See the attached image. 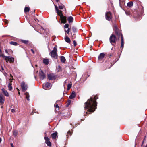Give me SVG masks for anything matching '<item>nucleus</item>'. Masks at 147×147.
Masks as SVG:
<instances>
[{
    "mask_svg": "<svg viewBox=\"0 0 147 147\" xmlns=\"http://www.w3.org/2000/svg\"><path fill=\"white\" fill-rule=\"evenodd\" d=\"M98 98L97 95L93 96L88 100L84 104V107L86 109H88V112L86 114H88V112H94L96 108L97 103L96 100Z\"/></svg>",
    "mask_w": 147,
    "mask_h": 147,
    "instance_id": "nucleus-1",
    "label": "nucleus"
},
{
    "mask_svg": "<svg viewBox=\"0 0 147 147\" xmlns=\"http://www.w3.org/2000/svg\"><path fill=\"white\" fill-rule=\"evenodd\" d=\"M115 35L118 36V38H119L120 37H121V48L122 49L124 45V39L123 38V36L122 34L119 31L116 30L115 31Z\"/></svg>",
    "mask_w": 147,
    "mask_h": 147,
    "instance_id": "nucleus-2",
    "label": "nucleus"
},
{
    "mask_svg": "<svg viewBox=\"0 0 147 147\" xmlns=\"http://www.w3.org/2000/svg\"><path fill=\"white\" fill-rule=\"evenodd\" d=\"M57 45H55L53 48V49L50 53L49 55L52 58L55 59H57L58 55L57 53Z\"/></svg>",
    "mask_w": 147,
    "mask_h": 147,
    "instance_id": "nucleus-3",
    "label": "nucleus"
},
{
    "mask_svg": "<svg viewBox=\"0 0 147 147\" xmlns=\"http://www.w3.org/2000/svg\"><path fill=\"white\" fill-rule=\"evenodd\" d=\"M116 30L119 31L118 30L116 29L115 30V31ZM116 37H117V38H118V36H116L115 35H115H114L113 34H112L110 36L109 38V40L111 44H112V43H115L116 42Z\"/></svg>",
    "mask_w": 147,
    "mask_h": 147,
    "instance_id": "nucleus-4",
    "label": "nucleus"
},
{
    "mask_svg": "<svg viewBox=\"0 0 147 147\" xmlns=\"http://www.w3.org/2000/svg\"><path fill=\"white\" fill-rule=\"evenodd\" d=\"M3 58L7 62L9 61L10 63H12L14 61V58L11 56H6L3 55Z\"/></svg>",
    "mask_w": 147,
    "mask_h": 147,
    "instance_id": "nucleus-5",
    "label": "nucleus"
},
{
    "mask_svg": "<svg viewBox=\"0 0 147 147\" xmlns=\"http://www.w3.org/2000/svg\"><path fill=\"white\" fill-rule=\"evenodd\" d=\"M105 18L107 20L110 21L112 18L111 13L110 11L106 12L105 14Z\"/></svg>",
    "mask_w": 147,
    "mask_h": 147,
    "instance_id": "nucleus-6",
    "label": "nucleus"
},
{
    "mask_svg": "<svg viewBox=\"0 0 147 147\" xmlns=\"http://www.w3.org/2000/svg\"><path fill=\"white\" fill-rule=\"evenodd\" d=\"M21 86L22 89V91L25 92L28 88L27 85L25 84L24 82H22L21 84Z\"/></svg>",
    "mask_w": 147,
    "mask_h": 147,
    "instance_id": "nucleus-7",
    "label": "nucleus"
},
{
    "mask_svg": "<svg viewBox=\"0 0 147 147\" xmlns=\"http://www.w3.org/2000/svg\"><path fill=\"white\" fill-rule=\"evenodd\" d=\"M48 78L49 80H53L56 78V76L54 74H51L47 75Z\"/></svg>",
    "mask_w": 147,
    "mask_h": 147,
    "instance_id": "nucleus-8",
    "label": "nucleus"
},
{
    "mask_svg": "<svg viewBox=\"0 0 147 147\" xmlns=\"http://www.w3.org/2000/svg\"><path fill=\"white\" fill-rule=\"evenodd\" d=\"M39 76L40 79L43 80L45 77V76L42 70L40 71L39 73Z\"/></svg>",
    "mask_w": 147,
    "mask_h": 147,
    "instance_id": "nucleus-9",
    "label": "nucleus"
},
{
    "mask_svg": "<svg viewBox=\"0 0 147 147\" xmlns=\"http://www.w3.org/2000/svg\"><path fill=\"white\" fill-rule=\"evenodd\" d=\"M44 139L45 140V143L47 144L48 146L50 147L51 146V144L50 142L49 141V139L48 137L45 136Z\"/></svg>",
    "mask_w": 147,
    "mask_h": 147,
    "instance_id": "nucleus-10",
    "label": "nucleus"
},
{
    "mask_svg": "<svg viewBox=\"0 0 147 147\" xmlns=\"http://www.w3.org/2000/svg\"><path fill=\"white\" fill-rule=\"evenodd\" d=\"M51 84L50 83L47 82L43 86V88L46 90L48 89L51 88Z\"/></svg>",
    "mask_w": 147,
    "mask_h": 147,
    "instance_id": "nucleus-11",
    "label": "nucleus"
},
{
    "mask_svg": "<svg viewBox=\"0 0 147 147\" xmlns=\"http://www.w3.org/2000/svg\"><path fill=\"white\" fill-rule=\"evenodd\" d=\"M4 99L3 98L2 94H0V105H3L4 103Z\"/></svg>",
    "mask_w": 147,
    "mask_h": 147,
    "instance_id": "nucleus-12",
    "label": "nucleus"
},
{
    "mask_svg": "<svg viewBox=\"0 0 147 147\" xmlns=\"http://www.w3.org/2000/svg\"><path fill=\"white\" fill-rule=\"evenodd\" d=\"M61 21L62 23L65 24L66 22V17L63 15L60 17Z\"/></svg>",
    "mask_w": 147,
    "mask_h": 147,
    "instance_id": "nucleus-13",
    "label": "nucleus"
},
{
    "mask_svg": "<svg viewBox=\"0 0 147 147\" xmlns=\"http://www.w3.org/2000/svg\"><path fill=\"white\" fill-rule=\"evenodd\" d=\"M105 54L104 53H101L98 57L99 60H101L102 59L105 57Z\"/></svg>",
    "mask_w": 147,
    "mask_h": 147,
    "instance_id": "nucleus-14",
    "label": "nucleus"
},
{
    "mask_svg": "<svg viewBox=\"0 0 147 147\" xmlns=\"http://www.w3.org/2000/svg\"><path fill=\"white\" fill-rule=\"evenodd\" d=\"M76 97V94L75 92L74 91H73L71 94L69 96V98L70 99H72Z\"/></svg>",
    "mask_w": 147,
    "mask_h": 147,
    "instance_id": "nucleus-15",
    "label": "nucleus"
},
{
    "mask_svg": "<svg viewBox=\"0 0 147 147\" xmlns=\"http://www.w3.org/2000/svg\"><path fill=\"white\" fill-rule=\"evenodd\" d=\"M105 66L107 67V68H110L112 66L111 64L109 62H106L105 63Z\"/></svg>",
    "mask_w": 147,
    "mask_h": 147,
    "instance_id": "nucleus-16",
    "label": "nucleus"
},
{
    "mask_svg": "<svg viewBox=\"0 0 147 147\" xmlns=\"http://www.w3.org/2000/svg\"><path fill=\"white\" fill-rule=\"evenodd\" d=\"M2 90L5 96L7 97L9 96V94L8 92L5 90L3 88L2 89Z\"/></svg>",
    "mask_w": 147,
    "mask_h": 147,
    "instance_id": "nucleus-17",
    "label": "nucleus"
},
{
    "mask_svg": "<svg viewBox=\"0 0 147 147\" xmlns=\"http://www.w3.org/2000/svg\"><path fill=\"white\" fill-rule=\"evenodd\" d=\"M52 138L53 139H55L57 137V132H56L51 134Z\"/></svg>",
    "mask_w": 147,
    "mask_h": 147,
    "instance_id": "nucleus-18",
    "label": "nucleus"
},
{
    "mask_svg": "<svg viewBox=\"0 0 147 147\" xmlns=\"http://www.w3.org/2000/svg\"><path fill=\"white\" fill-rule=\"evenodd\" d=\"M49 62V60L47 58H45L43 60V63L46 65H48Z\"/></svg>",
    "mask_w": 147,
    "mask_h": 147,
    "instance_id": "nucleus-19",
    "label": "nucleus"
},
{
    "mask_svg": "<svg viewBox=\"0 0 147 147\" xmlns=\"http://www.w3.org/2000/svg\"><path fill=\"white\" fill-rule=\"evenodd\" d=\"M65 41L67 43H70L71 42L70 39L67 36H65Z\"/></svg>",
    "mask_w": 147,
    "mask_h": 147,
    "instance_id": "nucleus-20",
    "label": "nucleus"
},
{
    "mask_svg": "<svg viewBox=\"0 0 147 147\" xmlns=\"http://www.w3.org/2000/svg\"><path fill=\"white\" fill-rule=\"evenodd\" d=\"M73 18L71 16H70L68 17L67 20L69 23H72L73 22Z\"/></svg>",
    "mask_w": 147,
    "mask_h": 147,
    "instance_id": "nucleus-21",
    "label": "nucleus"
},
{
    "mask_svg": "<svg viewBox=\"0 0 147 147\" xmlns=\"http://www.w3.org/2000/svg\"><path fill=\"white\" fill-rule=\"evenodd\" d=\"M56 12L58 15L60 16V17L63 16L62 13V11L61 10H58L56 11Z\"/></svg>",
    "mask_w": 147,
    "mask_h": 147,
    "instance_id": "nucleus-22",
    "label": "nucleus"
},
{
    "mask_svg": "<svg viewBox=\"0 0 147 147\" xmlns=\"http://www.w3.org/2000/svg\"><path fill=\"white\" fill-rule=\"evenodd\" d=\"M61 61L63 63H65L66 59L65 57L63 56H61Z\"/></svg>",
    "mask_w": 147,
    "mask_h": 147,
    "instance_id": "nucleus-23",
    "label": "nucleus"
},
{
    "mask_svg": "<svg viewBox=\"0 0 147 147\" xmlns=\"http://www.w3.org/2000/svg\"><path fill=\"white\" fill-rule=\"evenodd\" d=\"M54 106L56 108L55 110L56 111H57L59 110V106L56 103L55 104Z\"/></svg>",
    "mask_w": 147,
    "mask_h": 147,
    "instance_id": "nucleus-24",
    "label": "nucleus"
},
{
    "mask_svg": "<svg viewBox=\"0 0 147 147\" xmlns=\"http://www.w3.org/2000/svg\"><path fill=\"white\" fill-rule=\"evenodd\" d=\"M11 81H10V82H9V83L8 85V88L9 90H11L12 89V87L11 86Z\"/></svg>",
    "mask_w": 147,
    "mask_h": 147,
    "instance_id": "nucleus-25",
    "label": "nucleus"
},
{
    "mask_svg": "<svg viewBox=\"0 0 147 147\" xmlns=\"http://www.w3.org/2000/svg\"><path fill=\"white\" fill-rule=\"evenodd\" d=\"M25 95L26 96V98L27 99V100L28 101L29 100V93L28 92H26L25 93Z\"/></svg>",
    "mask_w": 147,
    "mask_h": 147,
    "instance_id": "nucleus-26",
    "label": "nucleus"
},
{
    "mask_svg": "<svg viewBox=\"0 0 147 147\" xmlns=\"http://www.w3.org/2000/svg\"><path fill=\"white\" fill-rule=\"evenodd\" d=\"M133 5V3L132 2H130L127 3V6L129 7H131Z\"/></svg>",
    "mask_w": 147,
    "mask_h": 147,
    "instance_id": "nucleus-27",
    "label": "nucleus"
},
{
    "mask_svg": "<svg viewBox=\"0 0 147 147\" xmlns=\"http://www.w3.org/2000/svg\"><path fill=\"white\" fill-rule=\"evenodd\" d=\"M30 8L29 7H25L24 9V11L25 13H26V12H28L30 10Z\"/></svg>",
    "mask_w": 147,
    "mask_h": 147,
    "instance_id": "nucleus-28",
    "label": "nucleus"
},
{
    "mask_svg": "<svg viewBox=\"0 0 147 147\" xmlns=\"http://www.w3.org/2000/svg\"><path fill=\"white\" fill-rule=\"evenodd\" d=\"M9 43L10 44L12 45L15 46L18 45V43L15 42L11 41Z\"/></svg>",
    "mask_w": 147,
    "mask_h": 147,
    "instance_id": "nucleus-29",
    "label": "nucleus"
},
{
    "mask_svg": "<svg viewBox=\"0 0 147 147\" xmlns=\"http://www.w3.org/2000/svg\"><path fill=\"white\" fill-rule=\"evenodd\" d=\"M22 42L25 44H27L29 42L28 40H22Z\"/></svg>",
    "mask_w": 147,
    "mask_h": 147,
    "instance_id": "nucleus-30",
    "label": "nucleus"
},
{
    "mask_svg": "<svg viewBox=\"0 0 147 147\" xmlns=\"http://www.w3.org/2000/svg\"><path fill=\"white\" fill-rule=\"evenodd\" d=\"M72 29L73 31L74 32H75L77 31L76 28L74 26H73L72 28Z\"/></svg>",
    "mask_w": 147,
    "mask_h": 147,
    "instance_id": "nucleus-31",
    "label": "nucleus"
},
{
    "mask_svg": "<svg viewBox=\"0 0 147 147\" xmlns=\"http://www.w3.org/2000/svg\"><path fill=\"white\" fill-rule=\"evenodd\" d=\"M72 84H69L67 85V90H69L71 87Z\"/></svg>",
    "mask_w": 147,
    "mask_h": 147,
    "instance_id": "nucleus-32",
    "label": "nucleus"
},
{
    "mask_svg": "<svg viewBox=\"0 0 147 147\" xmlns=\"http://www.w3.org/2000/svg\"><path fill=\"white\" fill-rule=\"evenodd\" d=\"M73 132V131H68V132H67V136H68V135H71L72 134Z\"/></svg>",
    "mask_w": 147,
    "mask_h": 147,
    "instance_id": "nucleus-33",
    "label": "nucleus"
},
{
    "mask_svg": "<svg viewBox=\"0 0 147 147\" xmlns=\"http://www.w3.org/2000/svg\"><path fill=\"white\" fill-rule=\"evenodd\" d=\"M64 5H60L59 6V8L60 9H63V8L64 7Z\"/></svg>",
    "mask_w": 147,
    "mask_h": 147,
    "instance_id": "nucleus-34",
    "label": "nucleus"
},
{
    "mask_svg": "<svg viewBox=\"0 0 147 147\" xmlns=\"http://www.w3.org/2000/svg\"><path fill=\"white\" fill-rule=\"evenodd\" d=\"M119 3L120 5L121 6V5H123L125 3L123 1L122 2L121 1H120L119 0Z\"/></svg>",
    "mask_w": 147,
    "mask_h": 147,
    "instance_id": "nucleus-35",
    "label": "nucleus"
},
{
    "mask_svg": "<svg viewBox=\"0 0 147 147\" xmlns=\"http://www.w3.org/2000/svg\"><path fill=\"white\" fill-rule=\"evenodd\" d=\"M65 32H66L67 34H69L70 32V28H68L67 30H65Z\"/></svg>",
    "mask_w": 147,
    "mask_h": 147,
    "instance_id": "nucleus-36",
    "label": "nucleus"
},
{
    "mask_svg": "<svg viewBox=\"0 0 147 147\" xmlns=\"http://www.w3.org/2000/svg\"><path fill=\"white\" fill-rule=\"evenodd\" d=\"M69 24H66L64 26V27L66 28H69Z\"/></svg>",
    "mask_w": 147,
    "mask_h": 147,
    "instance_id": "nucleus-37",
    "label": "nucleus"
},
{
    "mask_svg": "<svg viewBox=\"0 0 147 147\" xmlns=\"http://www.w3.org/2000/svg\"><path fill=\"white\" fill-rule=\"evenodd\" d=\"M40 31H42L43 30H44V29L43 28V27H42L41 26H40Z\"/></svg>",
    "mask_w": 147,
    "mask_h": 147,
    "instance_id": "nucleus-38",
    "label": "nucleus"
},
{
    "mask_svg": "<svg viewBox=\"0 0 147 147\" xmlns=\"http://www.w3.org/2000/svg\"><path fill=\"white\" fill-rule=\"evenodd\" d=\"M3 55H4L3 54H2L1 53V49H0V57L2 56L3 57Z\"/></svg>",
    "mask_w": 147,
    "mask_h": 147,
    "instance_id": "nucleus-39",
    "label": "nucleus"
},
{
    "mask_svg": "<svg viewBox=\"0 0 147 147\" xmlns=\"http://www.w3.org/2000/svg\"><path fill=\"white\" fill-rule=\"evenodd\" d=\"M73 43L74 46H76L77 45L76 42L75 40H74Z\"/></svg>",
    "mask_w": 147,
    "mask_h": 147,
    "instance_id": "nucleus-40",
    "label": "nucleus"
},
{
    "mask_svg": "<svg viewBox=\"0 0 147 147\" xmlns=\"http://www.w3.org/2000/svg\"><path fill=\"white\" fill-rule=\"evenodd\" d=\"M13 135L15 136H16L17 135V132L16 131H13Z\"/></svg>",
    "mask_w": 147,
    "mask_h": 147,
    "instance_id": "nucleus-41",
    "label": "nucleus"
},
{
    "mask_svg": "<svg viewBox=\"0 0 147 147\" xmlns=\"http://www.w3.org/2000/svg\"><path fill=\"white\" fill-rule=\"evenodd\" d=\"M55 8L56 11L59 10L58 9V7L57 6H55Z\"/></svg>",
    "mask_w": 147,
    "mask_h": 147,
    "instance_id": "nucleus-42",
    "label": "nucleus"
},
{
    "mask_svg": "<svg viewBox=\"0 0 147 147\" xmlns=\"http://www.w3.org/2000/svg\"><path fill=\"white\" fill-rule=\"evenodd\" d=\"M31 51L32 52V53L33 54H34V50L32 49H31Z\"/></svg>",
    "mask_w": 147,
    "mask_h": 147,
    "instance_id": "nucleus-43",
    "label": "nucleus"
},
{
    "mask_svg": "<svg viewBox=\"0 0 147 147\" xmlns=\"http://www.w3.org/2000/svg\"><path fill=\"white\" fill-rule=\"evenodd\" d=\"M11 111L13 113H14L15 112V110L14 109H12Z\"/></svg>",
    "mask_w": 147,
    "mask_h": 147,
    "instance_id": "nucleus-44",
    "label": "nucleus"
},
{
    "mask_svg": "<svg viewBox=\"0 0 147 147\" xmlns=\"http://www.w3.org/2000/svg\"><path fill=\"white\" fill-rule=\"evenodd\" d=\"M11 146L12 147H14L13 145V144L12 143H11Z\"/></svg>",
    "mask_w": 147,
    "mask_h": 147,
    "instance_id": "nucleus-45",
    "label": "nucleus"
},
{
    "mask_svg": "<svg viewBox=\"0 0 147 147\" xmlns=\"http://www.w3.org/2000/svg\"><path fill=\"white\" fill-rule=\"evenodd\" d=\"M5 52L6 53H8V51H7V49H6L5 50Z\"/></svg>",
    "mask_w": 147,
    "mask_h": 147,
    "instance_id": "nucleus-46",
    "label": "nucleus"
},
{
    "mask_svg": "<svg viewBox=\"0 0 147 147\" xmlns=\"http://www.w3.org/2000/svg\"><path fill=\"white\" fill-rule=\"evenodd\" d=\"M2 140L1 138L0 137V143L1 142V141Z\"/></svg>",
    "mask_w": 147,
    "mask_h": 147,
    "instance_id": "nucleus-47",
    "label": "nucleus"
},
{
    "mask_svg": "<svg viewBox=\"0 0 147 147\" xmlns=\"http://www.w3.org/2000/svg\"><path fill=\"white\" fill-rule=\"evenodd\" d=\"M145 139L144 138L143 140V142H142V144L145 141Z\"/></svg>",
    "mask_w": 147,
    "mask_h": 147,
    "instance_id": "nucleus-48",
    "label": "nucleus"
},
{
    "mask_svg": "<svg viewBox=\"0 0 147 147\" xmlns=\"http://www.w3.org/2000/svg\"><path fill=\"white\" fill-rule=\"evenodd\" d=\"M56 2H59V0H56Z\"/></svg>",
    "mask_w": 147,
    "mask_h": 147,
    "instance_id": "nucleus-49",
    "label": "nucleus"
},
{
    "mask_svg": "<svg viewBox=\"0 0 147 147\" xmlns=\"http://www.w3.org/2000/svg\"><path fill=\"white\" fill-rule=\"evenodd\" d=\"M33 112H32L31 113V115H33Z\"/></svg>",
    "mask_w": 147,
    "mask_h": 147,
    "instance_id": "nucleus-50",
    "label": "nucleus"
},
{
    "mask_svg": "<svg viewBox=\"0 0 147 147\" xmlns=\"http://www.w3.org/2000/svg\"><path fill=\"white\" fill-rule=\"evenodd\" d=\"M109 56H112V55L111 54H110V55H109Z\"/></svg>",
    "mask_w": 147,
    "mask_h": 147,
    "instance_id": "nucleus-51",
    "label": "nucleus"
},
{
    "mask_svg": "<svg viewBox=\"0 0 147 147\" xmlns=\"http://www.w3.org/2000/svg\"><path fill=\"white\" fill-rule=\"evenodd\" d=\"M71 35H72V37H73V36L72 35V33L71 32Z\"/></svg>",
    "mask_w": 147,
    "mask_h": 147,
    "instance_id": "nucleus-52",
    "label": "nucleus"
},
{
    "mask_svg": "<svg viewBox=\"0 0 147 147\" xmlns=\"http://www.w3.org/2000/svg\"><path fill=\"white\" fill-rule=\"evenodd\" d=\"M3 106H1V108H3Z\"/></svg>",
    "mask_w": 147,
    "mask_h": 147,
    "instance_id": "nucleus-53",
    "label": "nucleus"
},
{
    "mask_svg": "<svg viewBox=\"0 0 147 147\" xmlns=\"http://www.w3.org/2000/svg\"><path fill=\"white\" fill-rule=\"evenodd\" d=\"M69 103H70L71 102V101L69 100Z\"/></svg>",
    "mask_w": 147,
    "mask_h": 147,
    "instance_id": "nucleus-54",
    "label": "nucleus"
},
{
    "mask_svg": "<svg viewBox=\"0 0 147 147\" xmlns=\"http://www.w3.org/2000/svg\"><path fill=\"white\" fill-rule=\"evenodd\" d=\"M10 80H13V79H11V78H10Z\"/></svg>",
    "mask_w": 147,
    "mask_h": 147,
    "instance_id": "nucleus-55",
    "label": "nucleus"
},
{
    "mask_svg": "<svg viewBox=\"0 0 147 147\" xmlns=\"http://www.w3.org/2000/svg\"><path fill=\"white\" fill-rule=\"evenodd\" d=\"M58 67H59V68H61V67H60L59 66Z\"/></svg>",
    "mask_w": 147,
    "mask_h": 147,
    "instance_id": "nucleus-56",
    "label": "nucleus"
},
{
    "mask_svg": "<svg viewBox=\"0 0 147 147\" xmlns=\"http://www.w3.org/2000/svg\"><path fill=\"white\" fill-rule=\"evenodd\" d=\"M18 90V91H19V90Z\"/></svg>",
    "mask_w": 147,
    "mask_h": 147,
    "instance_id": "nucleus-57",
    "label": "nucleus"
},
{
    "mask_svg": "<svg viewBox=\"0 0 147 147\" xmlns=\"http://www.w3.org/2000/svg\"><path fill=\"white\" fill-rule=\"evenodd\" d=\"M18 93H19V94H20V92H19Z\"/></svg>",
    "mask_w": 147,
    "mask_h": 147,
    "instance_id": "nucleus-58",
    "label": "nucleus"
},
{
    "mask_svg": "<svg viewBox=\"0 0 147 147\" xmlns=\"http://www.w3.org/2000/svg\"><path fill=\"white\" fill-rule=\"evenodd\" d=\"M75 35V34H73V35Z\"/></svg>",
    "mask_w": 147,
    "mask_h": 147,
    "instance_id": "nucleus-59",
    "label": "nucleus"
},
{
    "mask_svg": "<svg viewBox=\"0 0 147 147\" xmlns=\"http://www.w3.org/2000/svg\"><path fill=\"white\" fill-rule=\"evenodd\" d=\"M11 76L12 78L13 77V76H11Z\"/></svg>",
    "mask_w": 147,
    "mask_h": 147,
    "instance_id": "nucleus-60",
    "label": "nucleus"
},
{
    "mask_svg": "<svg viewBox=\"0 0 147 147\" xmlns=\"http://www.w3.org/2000/svg\"><path fill=\"white\" fill-rule=\"evenodd\" d=\"M145 147H147V146H146Z\"/></svg>",
    "mask_w": 147,
    "mask_h": 147,
    "instance_id": "nucleus-61",
    "label": "nucleus"
}]
</instances>
